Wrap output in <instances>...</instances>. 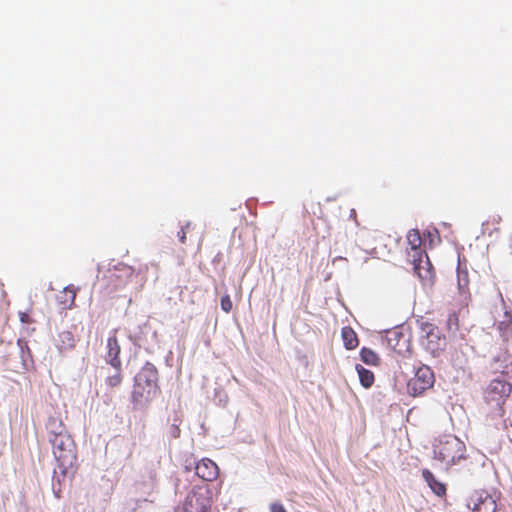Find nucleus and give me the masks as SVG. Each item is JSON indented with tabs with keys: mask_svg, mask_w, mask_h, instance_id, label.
Listing matches in <instances>:
<instances>
[{
	"mask_svg": "<svg viewBox=\"0 0 512 512\" xmlns=\"http://www.w3.org/2000/svg\"><path fill=\"white\" fill-rule=\"evenodd\" d=\"M52 453L56 462L52 476V488L57 497L61 491V483L76 472L77 449L69 433L50 440Z\"/></svg>",
	"mask_w": 512,
	"mask_h": 512,
	"instance_id": "1",
	"label": "nucleus"
},
{
	"mask_svg": "<svg viewBox=\"0 0 512 512\" xmlns=\"http://www.w3.org/2000/svg\"><path fill=\"white\" fill-rule=\"evenodd\" d=\"M147 270L146 265H140L137 270L124 263L109 264L105 271L99 266V273L103 274V280L107 283L111 290H118L132 284L134 289L143 287Z\"/></svg>",
	"mask_w": 512,
	"mask_h": 512,
	"instance_id": "2",
	"label": "nucleus"
},
{
	"mask_svg": "<svg viewBox=\"0 0 512 512\" xmlns=\"http://www.w3.org/2000/svg\"><path fill=\"white\" fill-rule=\"evenodd\" d=\"M158 390L157 368L152 363L146 362L134 377L131 395L133 408L135 410L145 408L156 396Z\"/></svg>",
	"mask_w": 512,
	"mask_h": 512,
	"instance_id": "3",
	"label": "nucleus"
},
{
	"mask_svg": "<svg viewBox=\"0 0 512 512\" xmlns=\"http://www.w3.org/2000/svg\"><path fill=\"white\" fill-rule=\"evenodd\" d=\"M407 242L410 247L408 258L413 264L415 273L421 280L430 281L432 278V264L425 250L421 248L422 245H426L427 239L422 238L420 231L415 228L408 232Z\"/></svg>",
	"mask_w": 512,
	"mask_h": 512,
	"instance_id": "4",
	"label": "nucleus"
},
{
	"mask_svg": "<svg viewBox=\"0 0 512 512\" xmlns=\"http://www.w3.org/2000/svg\"><path fill=\"white\" fill-rule=\"evenodd\" d=\"M464 451V443L450 434L440 436L433 444L434 458L444 463L446 467H450L464 458Z\"/></svg>",
	"mask_w": 512,
	"mask_h": 512,
	"instance_id": "5",
	"label": "nucleus"
},
{
	"mask_svg": "<svg viewBox=\"0 0 512 512\" xmlns=\"http://www.w3.org/2000/svg\"><path fill=\"white\" fill-rule=\"evenodd\" d=\"M212 491L208 484L196 485L174 512H211Z\"/></svg>",
	"mask_w": 512,
	"mask_h": 512,
	"instance_id": "6",
	"label": "nucleus"
},
{
	"mask_svg": "<svg viewBox=\"0 0 512 512\" xmlns=\"http://www.w3.org/2000/svg\"><path fill=\"white\" fill-rule=\"evenodd\" d=\"M512 391V385L504 378L498 377L490 382L486 389V401L493 402L494 411L493 417L502 418L504 414L503 404L505 398L509 396Z\"/></svg>",
	"mask_w": 512,
	"mask_h": 512,
	"instance_id": "7",
	"label": "nucleus"
},
{
	"mask_svg": "<svg viewBox=\"0 0 512 512\" xmlns=\"http://www.w3.org/2000/svg\"><path fill=\"white\" fill-rule=\"evenodd\" d=\"M435 376L432 369L427 365H420L414 371V376L407 382V392L416 397L433 387Z\"/></svg>",
	"mask_w": 512,
	"mask_h": 512,
	"instance_id": "8",
	"label": "nucleus"
},
{
	"mask_svg": "<svg viewBox=\"0 0 512 512\" xmlns=\"http://www.w3.org/2000/svg\"><path fill=\"white\" fill-rule=\"evenodd\" d=\"M421 345L432 355H437L446 345V339L440 329L431 323L421 325Z\"/></svg>",
	"mask_w": 512,
	"mask_h": 512,
	"instance_id": "9",
	"label": "nucleus"
},
{
	"mask_svg": "<svg viewBox=\"0 0 512 512\" xmlns=\"http://www.w3.org/2000/svg\"><path fill=\"white\" fill-rule=\"evenodd\" d=\"M134 343L145 350H152L158 345L157 332L150 325L144 324L139 327V333L135 334Z\"/></svg>",
	"mask_w": 512,
	"mask_h": 512,
	"instance_id": "10",
	"label": "nucleus"
},
{
	"mask_svg": "<svg viewBox=\"0 0 512 512\" xmlns=\"http://www.w3.org/2000/svg\"><path fill=\"white\" fill-rule=\"evenodd\" d=\"M195 474L203 481L211 482L218 477L219 469L217 464L209 458H203L194 462Z\"/></svg>",
	"mask_w": 512,
	"mask_h": 512,
	"instance_id": "11",
	"label": "nucleus"
},
{
	"mask_svg": "<svg viewBox=\"0 0 512 512\" xmlns=\"http://www.w3.org/2000/svg\"><path fill=\"white\" fill-rule=\"evenodd\" d=\"M494 323L498 325L500 331L505 330L512 322L511 312L505 306V303L500 295L499 305H496L492 311Z\"/></svg>",
	"mask_w": 512,
	"mask_h": 512,
	"instance_id": "12",
	"label": "nucleus"
},
{
	"mask_svg": "<svg viewBox=\"0 0 512 512\" xmlns=\"http://www.w3.org/2000/svg\"><path fill=\"white\" fill-rule=\"evenodd\" d=\"M107 354L105 356V361L111 367H118L121 366V360L119 358L120 354V346L118 344L117 338L115 336H110L107 339Z\"/></svg>",
	"mask_w": 512,
	"mask_h": 512,
	"instance_id": "13",
	"label": "nucleus"
},
{
	"mask_svg": "<svg viewBox=\"0 0 512 512\" xmlns=\"http://www.w3.org/2000/svg\"><path fill=\"white\" fill-rule=\"evenodd\" d=\"M422 476H423V479L425 480V482L427 483V485L429 486V488L432 490V492L435 495L442 497L446 494L445 484L438 481L430 470L423 469Z\"/></svg>",
	"mask_w": 512,
	"mask_h": 512,
	"instance_id": "14",
	"label": "nucleus"
},
{
	"mask_svg": "<svg viewBox=\"0 0 512 512\" xmlns=\"http://www.w3.org/2000/svg\"><path fill=\"white\" fill-rule=\"evenodd\" d=\"M386 339L389 346L394 350L399 349V351L406 347L408 343V339L398 328L388 331Z\"/></svg>",
	"mask_w": 512,
	"mask_h": 512,
	"instance_id": "15",
	"label": "nucleus"
},
{
	"mask_svg": "<svg viewBox=\"0 0 512 512\" xmlns=\"http://www.w3.org/2000/svg\"><path fill=\"white\" fill-rule=\"evenodd\" d=\"M56 347L60 353L72 350L75 347V338L72 332L62 331L58 335Z\"/></svg>",
	"mask_w": 512,
	"mask_h": 512,
	"instance_id": "16",
	"label": "nucleus"
},
{
	"mask_svg": "<svg viewBox=\"0 0 512 512\" xmlns=\"http://www.w3.org/2000/svg\"><path fill=\"white\" fill-rule=\"evenodd\" d=\"M46 428L48 441L54 440L55 437L68 433L62 421L58 418H50L46 424Z\"/></svg>",
	"mask_w": 512,
	"mask_h": 512,
	"instance_id": "17",
	"label": "nucleus"
},
{
	"mask_svg": "<svg viewBox=\"0 0 512 512\" xmlns=\"http://www.w3.org/2000/svg\"><path fill=\"white\" fill-rule=\"evenodd\" d=\"M17 345L20 351L21 363L24 369H29L33 364L32 354L28 347L27 341L24 339H18Z\"/></svg>",
	"mask_w": 512,
	"mask_h": 512,
	"instance_id": "18",
	"label": "nucleus"
},
{
	"mask_svg": "<svg viewBox=\"0 0 512 512\" xmlns=\"http://www.w3.org/2000/svg\"><path fill=\"white\" fill-rule=\"evenodd\" d=\"M342 339L346 349L351 350L358 346V338L356 333L350 327L342 328Z\"/></svg>",
	"mask_w": 512,
	"mask_h": 512,
	"instance_id": "19",
	"label": "nucleus"
},
{
	"mask_svg": "<svg viewBox=\"0 0 512 512\" xmlns=\"http://www.w3.org/2000/svg\"><path fill=\"white\" fill-rule=\"evenodd\" d=\"M355 368L358 373L361 385L365 388L371 387L374 382V374L360 364H356Z\"/></svg>",
	"mask_w": 512,
	"mask_h": 512,
	"instance_id": "20",
	"label": "nucleus"
},
{
	"mask_svg": "<svg viewBox=\"0 0 512 512\" xmlns=\"http://www.w3.org/2000/svg\"><path fill=\"white\" fill-rule=\"evenodd\" d=\"M469 284L468 271L459 262L457 267V285L460 294H465Z\"/></svg>",
	"mask_w": 512,
	"mask_h": 512,
	"instance_id": "21",
	"label": "nucleus"
},
{
	"mask_svg": "<svg viewBox=\"0 0 512 512\" xmlns=\"http://www.w3.org/2000/svg\"><path fill=\"white\" fill-rule=\"evenodd\" d=\"M497 509L496 495L487 494L485 497L482 496V512H495Z\"/></svg>",
	"mask_w": 512,
	"mask_h": 512,
	"instance_id": "22",
	"label": "nucleus"
},
{
	"mask_svg": "<svg viewBox=\"0 0 512 512\" xmlns=\"http://www.w3.org/2000/svg\"><path fill=\"white\" fill-rule=\"evenodd\" d=\"M361 360L368 365H376L379 358L378 355L369 348H362L360 351Z\"/></svg>",
	"mask_w": 512,
	"mask_h": 512,
	"instance_id": "23",
	"label": "nucleus"
},
{
	"mask_svg": "<svg viewBox=\"0 0 512 512\" xmlns=\"http://www.w3.org/2000/svg\"><path fill=\"white\" fill-rule=\"evenodd\" d=\"M123 380V376H106L105 384L109 388L118 387Z\"/></svg>",
	"mask_w": 512,
	"mask_h": 512,
	"instance_id": "24",
	"label": "nucleus"
},
{
	"mask_svg": "<svg viewBox=\"0 0 512 512\" xmlns=\"http://www.w3.org/2000/svg\"><path fill=\"white\" fill-rule=\"evenodd\" d=\"M64 291L65 292H70L71 296H70L69 301L68 300H61V303H63L64 305L68 306L69 308H71V306L74 303L75 297H76V288L73 285H69V286L64 288Z\"/></svg>",
	"mask_w": 512,
	"mask_h": 512,
	"instance_id": "25",
	"label": "nucleus"
},
{
	"mask_svg": "<svg viewBox=\"0 0 512 512\" xmlns=\"http://www.w3.org/2000/svg\"><path fill=\"white\" fill-rule=\"evenodd\" d=\"M221 308L225 312H230L232 309V301L228 295L221 298Z\"/></svg>",
	"mask_w": 512,
	"mask_h": 512,
	"instance_id": "26",
	"label": "nucleus"
},
{
	"mask_svg": "<svg viewBox=\"0 0 512 512\" xmlns=\"http://www.w3.org/2000/svg\"><path fill=\"white\" fill-rule=\"evenodd\" d=\"M479 505H480V496H479V497H477V498H475V499H474V498H472V499H471V502H469V503L467 504V508H468L469 510H472V512H478V510H479V508H478V507H479Z\"/></svg>",
	"mask_w": 512,
	"mask_h": 512,
	"instance_id": "27",
	"label": "nucleus"
},
{
	"mask_svg": "<svg viewBox=\"0 0 512 512\" xmlns=\"http://www.w3.org/2000/svg\"><path fill=\"white\" fill-rule=\"evenodd\" d=\"M168 433L172 438H178L180 436V428L178 424L172 423L169 427Z\"/></svg>",
	"mask_w": 512,
	"mask_h": 512,
	"instance_id": "28",
	"label": "nucleus"
},
{
	"mask_svg": "<svg viewBox=\"0 0 512 512\" xmlns=\"http://www.w3.org/2000/svg\"><path fill=\"white\" fill-rule=\"evenodd\" d=\"M271 512H286L284 506L280 503H272L270 505Z\"/></svg>",
	"mask_w": 512,
	"mask_h": 512,
	"instance_id": "29",
	"label": "nucleus"
},
{
	"mask_svg": "<svg viewBox=\"0 0 512 512\" xmlns=\"http://www.w3.org/2000/svg\"><path fill=\"white\" fill-rule=\"evenodd\" d=\"M112 372L108 374L107 376H122V368L121 366L118 367H111Z\"/></svg>",
	"mask_w": 512,
	"mask_h": 512,
	"instance_id": "30",
	"label": "nucleus"
},
{
	"mask_svg": "<svg viewBox=\"0 0 512 512\" xmlns=\"http://www.w3.org/2000/svg\"><path fill=\"white\" fill-rule=\"evenodd\" d=\"M177 237L181 243H185L186 231L183 229V227L177 232Z\"/></svg>",
	"mask_w": 512,
	"mask_h": 512,
	"instance_id": "31",
	"label": "nucleus"
},
{
	"mask_svg": "<svg viewBox=\"0 0 512 512\" xmlns=\"http://www.w3.org/2000/svg\"><path fill=\"white\" fill-rule=\"evenodd\" d=\"M19 318H20V321L22 323H29L30 322V317L27 313L25 312H20L19 313Z\"/></svg>",
	"mask_w": 512,
	"mask_h": 512,
	"instance_id": "32",
	"label": "nucleus"
},
{
	"mask_svg": "<svg viewBox=\"0 0 512 512\" xmlns=\"http://www.w3.org/2000/svg\"><path fill=\"white\" fill-rule=\"evenodd\" d=\"M457 318L454 314H451L450 317H449V325H451V323H454V321H456Z\"/></svg>",
	"mask_w": 512,
	"mask_h": 512,
	"instance_id": "33",
	"label": "nucleus"
},
{
	"mask_svg": "<svg viewBox=\"0 0 512 512\" xmlns=\"http://www.w3.org/2000/svg\"><path fill=\"white\" fill-rule=\"evenodd\" d=\"M428 235H429V244H432L433 242V239H432V233L430 231H428Z\"/></svg>",
	"mask_w": 512,
	"mask_h": 512,
	"instance_id": "34",
	"label": "nucleus"
},
{
	"mask_svg": "<svg viewBox=\"0 0 512 512\" xmlns=\"http://www.w3.org/2000/svg\"><path fill=\"white\" fill-rule=\"evenodd\" d=\"M433 231H434L435 233H438V231H437V229L435 228V226L433 227Z\"/></svg>",
	"mask_w": 512,
	"mask_h": 512,
	"instance_id": "35",
	"label": "nucleus"
},
{
	"mask_svg": "<svg viewBox=\"0 0 512 512\" xmlns=\"http://www.w3.org/2000/svg\"><path fill=\"white\" fill-rule=\"evenodd\" d=\"M510 423H511V426H512V416H511V419H510Z\"/></svg>",
	"mask_w": 512,
	"mask_h": 512,
	"instance_id": "36",
	"label": "nucleus"
}]
</instances>
